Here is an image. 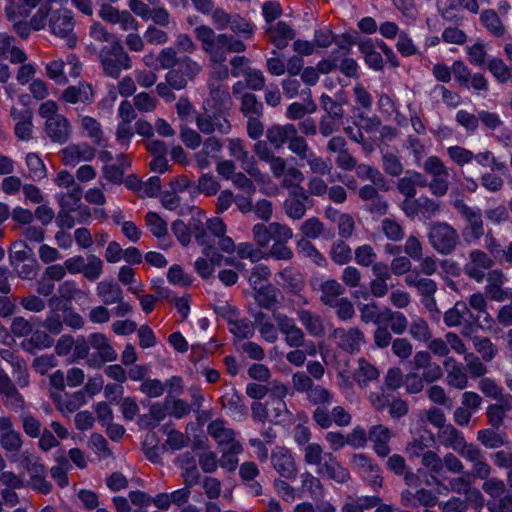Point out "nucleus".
<instances>
[{
	"label": "nucleus",
	"mask_w": 512,
	"mask_h": 512,
	"mask_svg": "<svg viewBox=\"0 0 512 512\" xmlns=\"http://www.w3.org/2000/svg\"><path fill=\"white\" fill-rule=\"evenodd\" d=\"M223 97V79L211 78L210 98L205 102L204 113L197 118V126L202 133L212 134L221 130L224 112Z\"/></svg>",
	"instance_id": "1"
},
{
	"label": "nucleus",
	"mask_w": 512,
	"mask_h": 512,
	"mask_svg": "<svg viewBox=\"0 0 512 512\" xmlns=\"http://www.w3.org/2000/svg\"><path fill=\"white\" fill-rule=\"evenodd\" d=\"M208 229L212 233L210 239L212 248L208 256L203 253L204 257L197 259L195 262V268L203 278H208L213 274L215 266L221 262V251L224 249L223 221L218 217L212 218L208 222Z\"/></svg>",
	"instance_id": "2"
},
{
	"label": "nucleus",
	"mask_w": 512,
	"mask_h": 512,
	"mask_svg": "<svg viewBox=\"0 0 512 512\" xmlns=\"http://www.w3.org/2000/svg\"><path fill=\"white\" fill-rule=\"evenodd\" d=\"M210 220L211 219L206 222V229L203 228L202 219L200 217H192L188 224L184 223L182 220H177L172 224V232L183 246L190 243L193 233L198 244L203 246V253L208 256L212 248L210 245L212 233L208 229V222Z\"/></svg>",
	"instance_id": "3"
},
{
	"label": "nucleus",
	"mask_w": 512,
	"mask_h": 512,
	"mask_svg": "<svg viewBox=\"0 0 512 512\" xmlns=\"http://www.w3.org/2000/svg\"><path fill=\"white\" fill-rule=\"evenodd\" d=\"M198 40L203 44V48L211 57L213 62V72L211 78L222 77V61L224 60V38L223 35H215L214 31L208 26H199L195 29Z\"/></svg>",
	"instance_id": "4"
},
{
	"label": "nucleus",
	"mask_w": 512,
	"mask_h": 512,
	"mask_svg": "<svg viewBox=\"0 0 512 512\" xmlns=\"http://www.w3.org/2000/svg\"><path fill=\"white\" fill-rule=\"evenodd\" d=\"M431 246L441 255L452 254L460 244V237L455 228L446 222L434 223L428 233Z\"/></svg>",
	"instance_id": "5"
},
{
	"label": "nucleus",
	"mask_w": 512,
	"mask_h": 512,
	"mask_svg": "<svg viewBox=\"0 0 512 512\" xmlns=\"http://www.w3.org/2000/svg\"><path fill=\"white\" fill-rule=\"evenodd\" d=\"M452 205L467 222V225L462 230L464 240L467 243L479 240L484 235L481 209L468 206L462 199L454 200Z\"/></svg>",
	"instance_id": "6"
},
{
	"label": "nucleus",
	"mask_w": 512,
	"mask_h": 512,
	"mask_svg": "<svg viewBox=\"0 0 512 512\" xmlns=\"http://www.w3.org/2000/svg\"><path fill=\"white\" fill-rule=\"evenodd\" d=\"M105 73L117 78L122 70L131 68V59L120 42H113L101 49L99 54Z\"/></svg>",
	"instance_id": "7"
},
{
	"label": "nucleus",
	"mask_w": 512,
	"mask_h": 512,
	"mask_svg": "<svg viewBox=\"0 0 512 512\" xmlns=\"http://www.w3.org/2000/svg\"><path fill=\"white\" fill-rule=\"evenodd\" d=\"M47 25L50 32L60 38L67 39V43L70 47H74L76 44V38L74 37V18L71 10L58 9L47 17Z\"/></svg>",
	"instance_id": "8"
},
{
	"label": "nucleus",
	"mask_w": 512,
	"mask_h": 512,
	"mask_svg": "<svg viewBox=\"0 0 512 512\" xmlns=\"http://www.w3.org/2000/svg\"><path fill=\"white\" fill-rule=\"evenodd\" d=\"M50 14V8L46 5H42L38 8L36 13L29 17H17L15 20H9L16 32L23 38L29 35L30 29L39 31L47 26V17Z\"/></svg>",
	"instance_id": "9"
},
{
	"label": "nucleus",
	"mask_w": 512,
	"mask_h": 512,
	"mask_svg": "<svg viewBox=\"0 0 512 512\" xmlns=\"http://www.w3.org/2000/svg\"><path fill=\"white\" fill-rule=\"evenodd\" d=\"M90 346L98 351L100 360L94 357L88 359L87 364L90 367H100L104 362H113L117 359V352L110 345L107 337L102 333H93L89 336Z\"/></svg>",
	"instance_id": "10"
},
{
	"label": "nucleus",
	"mask_w": 512,
	"mask_h": 512,
	"mask_svg": "<svg viewBox=\"0 0 512 512\" xmlns=\"http://www.w3.org/2000/svg\"><path fill=\"white\" fill-rule=\"evenodd\" d=\"M197 162L202 168L215 164L218 173L222 174L224 163L221 143L214 137L209 138L205 142L202 152L197 155Z\"/></svg>",
	"instance_id": "11"
},
{
	"label": "nucleus",
	"mask_w": 512,
	"mask_h": 512,
	"mask_svg": "<svg viewBox=\"0 0 512 512\" xmlns=\"http://www.w3.org/2000/svg\"><path fill=\"white\" fill-rule=\"evenodd\" d=\"M62 161L66 166H76L95 158L96 150L87 143L70 144L61 150Z\"/></svg>",
	"instance_id": "12"
},
{
	"label": "nucleus",
	"mask_w": 512,
	"mask_h": 512,
	"mask_svg": "<svg viewBox=\"0 0 512 512\" xmlns=\"http://www.w3.org/2000/svg\"><path fill=\"white\" fill-rule=\"evenodd\" d=\"M273 468L281 477L294 479L297 476L295 461L288 449L277 447L271 454Z\"/></svg>",
	"instance_id": "13"
},
{
	"label": "nucleus",
	"mask_w": 512,
	"mask_h": 512,
	"mask_svg": "<svg viewBox=\"0 0 512 512\" xmlns=\"http://www.w3.org/2000/svg\"><path fill=\"white\" fill-rule=\"evenodd\" d=\"M238 314V309L226 304V319L229 325V331L238 338H251L254 335V324L247 318L234 319Z\"/></svg>",
	"instance_id": "14"
},
{
	"label": "nucleus",
	"mask_w": 512,
	"mask_h": 512,
	"mask_svg": "<svg viewBox=\"0 0 512 512\" xmlns=\"http://www.w3.org/2000/svg\"><path fill=\"white\" fill-rule=\"evenodd\" d=\"M52 397L57 403L58 410L64 416L72 414L87 403V397L84 395V391H77L72 394L64 395L60 392H55L52 393Z\"/></svg>",
	"instance_id": "15"
},
{
	"label": "nucleus",
	"mask_w": 512,
	"mask_h": 512,
	"mask_svg": "<svg viewBox=\"0 0 512 512\" xmlns=\"http://www.w3.org/2000/svg\"><path fill=\"white\" fill-rule=\"evenodd\" d=\"M335 338H338V346L348 352L356 353L360 350V342L364 341V334L358 328H351L348 331L338 328L333 332Z\"/></svg>",
	"instance_id": "16"
},
{
	"label": "nucleus",
	"mask_w": 512,
	"mask_h": 512,
	"mask_svg": "<svg viewBox=\"0 0 512 512\" xmlns=\"http://www.w3.org/2000/svg\"><path fill=\"white\" fill-rule=\"evenodd\" d=\"M297 134V128L294 124L285 125L274 124L267 128L266 138L275 149H280L289 141L291 136Z\"/></svg>",
	"instance_id": "17"
},
{
	"label": "nucleus",
	"mask_w": 512,
	"mask_h": 512,
	"mask_svg": "<svg viewBox=\"0 0 512 512\" xmlns=\"http://www.w3.org/2000/svg\"><path fill=\"white\" fill-rule=\"evenodd\" d=\"M45 131L52 141L59 144L65 143L71 134L69 122L62 115L53 117L48 123H45Z\"/></svg>",
	"instance_id": "18"
},
{
	"label": "nucleus",
	"mask_w": 512,
	"mask_h": 512,
	"mask_svg": "<svg viewBox=\"0 0 512 512\" xmlns=\"http://www.w3.org/2000/svg\"><path fill=\"white\" fill-rule=\"evenodd\" d=\"M43 0H8L4 12L8 20L17 17H30Z\"/></svg>",
	"instance_id": "19"
},
{
	"label": "nucleus",
	"mask_w": 512,
	"mask_h": 512,
	"mask_svg": "<svg viewBox=\"0 0 512 512\" xmlns=\"http://www.w3.org/2000/svg\"><path fill=\"white\" fill-rule=\"evenodd\" d=\"M14 42V37L0 33V57L9 59L14 64L24 63L27 60V55Z\"/></svg>",
	"instance_id": "20"
},
{
	"label": "nucleus",
	"mask_w": 512,
	"mask_h": 512,
	"mask_svg": "<svg viewBox=\"0 0 512 512\" xmlns=\"http://www.w3.org/2000/svg\"><path fill=\"white\" fill-rule=\"evenodd\" d=\"M253 290L255 291L254 299L258 305L264 309L275 312L279 304V289L268 283Z\"/></svg>",
	"instance_id": "21"
},
{
	"label": "nucleus",
	"mask_w": 512,
	"mask_h": 512,
	"mask_svg": "<svg viewBox=\"0 0 512 512\" xmlns=\"http://www.w3.org/2000/svg\"><path fill=\"white\" fill-rule=\"evenodd\" d=\"M318 289L321 291V302L329 307H334L338 297L343 295L345 287L342 286L337 280L329 279L319 283Z\"/></svg>",
	"instance_id": "22"
},
{
	"label": "nucleus",
	"mask_w": 512,
	"mask_h": 512,
	"mask_svg": "<svg viewBox=\"0 0 512 512\" xmlns=\"http://www.w3.org/2000/svg\"><path fill=\"white\" fill-rule=\"evenodd\" d=\"M116 160V164L104 165L102 172L109 182L118 184L123 181L124 173L130 167V162L123 154L118 155Z\"/></svg>",
	"instance_id": "23"
},
{
	"label": "nucleus",
	"mask_w": 512,
	"mask_h": 512,
	"mask_svg": "<svg viewBox=\"0 0 512 512\" xmlns=\"http://www.w3.org/2000/svg\"><path fill=\"white\" fill-rule=\"evenodd\" d=\"M1 443L4 449L16 451L21 446V439L18 433L12 429L11 421L6 418H0Z\"/></svg>",
	"instance_id": "24"
},
{
	"label": "nucleus",
	"mask_w": 512,
	"mask_h": 512,
	"mask_svg": "<svg viewBox=\"0 0 512 512\" xmlns=\"http://www.w3.org/2000/svg\"><path fill=\"white\" fill-rule=\"evenodd\" d=\"M438 437L443 446L458 451L463 447L465 438L459 430L449 424L439 430Z\"/></svg>",
	"instance_id": "25"
},
{
	"label": "nucleus",
	"mask_w": 512,
	"mask_h": 512,
	"mask_svg": "<svg viewBox=\"0 0 512 512\" xmlns=\"http://www.w3.org/2000/svg\"><path fill=\"white\" fill-rule=\"evenodd\" d=\"M226 27L241 38L250 39L254 34L253 25L238 14H226Z\"/></svg>",
	"instance_id": "26"
},
{
	"label": "nucleus",
	"mask_w": 512,
	"mask_h": 512,
	"mask_svg": "<svg viewBox=\"0 0 512 512\" xmlns=\"http://www.w3.org/2000/svg\"><path fill=\"white\" fill-rule=\"evenodd\" d=\"M92 97V88L87 83H80L77 86L68 87L63 93L64 100L71 104L89 103Z\"/></svg>",
	"instance_id": "27"
},
{
	"label": "nucleus",
	"mask_w": 512,
	"mask_h": 512,
	"mask_svg": "<svg viewBox=\"0 0 512 512\" xmlns=\"http://www.w3.org/2000/svg\"><path fill=\"white\" fill-rule=\"evenodd\" d=\"M96 292L100 300L106 305L115 304L122 299L120 287L111 281L104 280L99 282L96 287Z\"/></svg>",
	"instance_id": "28"
},
{
	"label": "nucleus",
	"mask_w": 512,
	"mask_h": 512,
	"mask_svg": "<svg viewBox=\"0 0 512 512\" xmlns=\"http://www.w3.org/2000/svg\"><path fill=\"white\" fill-rule=\"evenodd\" d=\"M279 277L282 280V287L292 294L298 295L305 286L302 274L293 272L291 269H284L279 273Z\"/></svg>",
	"instance_id": "29"
},
{
	"label": "nucleus",
	"mask_w": 512,
	"mask_h": 512,
	"mask_svg": "<svg viewBox=\"0 0 512 512\" xmlns=\"http://www.w3.org/2000/svg\"><path fill=\"white\" fill-rule=\"evenodd\" d=\"M80 125L87 137H89L96 145H103V131L100 123L93 117L81 116L79 118Z\"/></svg>",
	"instance_id": "30"
},
{
	"label": "nucleus",
	"mask_w": 512,
	"mask_h": 512,
	"mask_svg": "<svg viewBox=\"0 0 512 512\" xmlns=\"http://www.w3.org/2000/svg\"><path fill=\"white\" fill-rule=\"evenodd\" d=\"M356 173L359 178L370 180L375 186H378L382 191H388L390 189V187L386 184V180L382 173L372 166L360 164L356 168Z\"/></svg>",
	"instance_id": "31"
},
{
	"label": "nucleus",
	"mask_w": 512,
	"mask_h": 512,
	"mask_svg": "<svg viewBox=\"0 0 512 512\" xmlns=\"http://www.w3.org/2000/svg\"><path fill=\"white\" fill-rule=\"evenodd\" d=\"M318 474L326 473L329 479H333L338 483H345L350 479L349 471L341 466V464L337 462L330 463L329 461H325L318 469Z\"/></svg>",
	"instance_id": "32"
},
{
	"label": "nucleus",
	"mask_w": 512,
	"mask_h": 512,
	"mask_svg": "<svg viewBox=\"0 0 512 512\" xmlns=\"http://www.w3.org/2000/svg\"><path fill=\"white\" fill-rule=\"evenodd\" d=\"M240 110L247 118L260 117L263 114V104L258 101L255 94L246 92L241 96Z\"/></svg>",
	"instance_id": "33"
},
{
	"label": "nucleus",
	"mask_w": 512,
	"mask_h": 512,
	"mask_svg": "<svg viewBox=\"0 0 512 512\" xmlns=\"http://www.w3.org/2000/svg\"><path fill=\"white\" fill-rule=\"evenodd\" d=\"M25 162L31 179L39 181L47 176V168L38 154L28 153L25 157Z\"/></svg>",
	"instance_id": "34"
},
{
	"label": "nucleus",
	"mask_w": 512,
	"mask_h": 512,
	"mask_svg": "<svg viewBox=\"0 0 512 512\" xmlns=\"http://www.w3.org/2000/svg\"><path fill=\"white\" fill-rule=\"evenodd\" d=\"M298 318L311 335L321 336L324 333L320 317L312 314L309 310H299Z\"/></svg>",
	"instance_id": "35"
},
{
	"label": "nucleus",
	"mask_w": 512,
	"mask_h": 512,
	"mask_svg": "<svg viewBox=\"0 0 512 512\" xmlns=\"http://www.w3.org/2000/svg\"><path fill=\"white\" fill-rule=\"evenodd\" d=\"M58 292L63 299L68 301L75 300L79 304L87 298L86 292L81 290L73 280H68L60 284Z\"/></svg>",
	"instance_id": "36"
},
{
	"label": "nucleus",
	"mask_w": 512,
	"mask_h": 512,
	"mask_svg": "<svg viewBox=\"0 0 512 512\" xmlns=\"http://www.w3.org/2000/svg\"><path fill=\"white\" fill-rule=\"evenodd\" d=\"M480 20L483 25L491 32L494 36H502L505 32L504 26L498 16V14L492 10H484L480 16Z\"/></svg>",
	"instance_id": "37"
},
{
	"label": "nucleus",
	"mask_w": 512,
	"mask_h": 512,
	"mask_svg": "<svg viewBox=\"0 0 512 512\" xmlns=\"http://www.w3.org/2000/svg\"><path fill=\"white\" fill-rule=\"evenodd\" d=\"M272 405L269 421L275 425H280L289 422L292 418V413L288 410L284 400L276 399L270 401Z\"/></svg>",
	"instance_id": "38"
},
{
	"label": "nucleus",
	"mask_w": 512,
	"mask_h": 512,
	"mask_svg": "<svg viewBox=\"0 0 512 512\" xmlns=\"http://www.w3.org/2000/svg\"><path fill=\"white\" fill-rule=\"evenodd\" d=\"M306 395L307 400L317 407L330 406L333 402L332 393L320 385H313Z\"/></svg>",
	"instance_id": "39"
},
{
	"label": "nucleus",
	"mask_w": 512,
	"mask_h": 512,
	"mask_svg": "<svg viewBox=\"0 0 512 512\" xmlns=\"http://www.w3.org/2000/svg\"><path fill=\"white\" fill-rule=\"evenodd\" d=\"M330 257L337 265H345L352 259V250L343 240H338L330 249Z\"/></svg>",
	"instance_id": "40"
},
{
	"label": "nucleus",
	"mask_w": 512,
	"mask_h": 512,
	"mask_svg": "<svg viewBox=\"0 0 512 512\" xmlns=\"http://www.w3.org/2000/svg\"><path fill=\"white\" fill-rule=\"evenodd\" d=\"M297 246L300 252L305 257L312 259L316 265L320 267L327 266V260L324 255L309 240L302 238L298 241Z\"/></svg>",
	"instance_id": "41"
},
{
	"label": "nucleus",
	"mask_w": 512,
	"mask_h": 512,
	"mask_svg": "<svg viewBox=\"0 0 512 512\" xmlns=\"http://www.w3.org/2000/svg\"><path fill=\"white\" fill-rule=\"evenodd\" d=\"M360 33L357 30L335 34L333 43L337 45L338 50L342 51L344 55H349L352 51V46L358 43Z\"/></svg>",
	"instance_id": "42"
},
{
	"label": "nucleus",
	"mask_w": 512,
	"mask_h": 512,
	"mask_svg": "<svg viewBox=\"0 0 512 512\" xmlns=\"http://www.w3.org/2000/svg\"><path fill=\"white\" fill-rule=\"evenodd\" d=\"M53 345V339L43 331H35L29 340L23 341L22 346L26 351L32 349H46Z\"/></svg>",
	"instance_id": "43"
},
{
	"label": "nucleus",
	"mask_w": 512,
	"mask_h": 512,
	"mask_svg": "<svg viewBox=\"0 0 512 512\" xmlns=\"http://www.w3.org/2000/svg\"><path fill=\"white\" fill-rule=\"evenodd\" d=\"M472 340L475 350L482 356L483 360L489 362L495 357L497 349L489 338L474 336Z\"/></svg>",
	"instance_id": "44"
},
{
	"label": "nucleus",
	"mask_w": 512,
	"mask_h": 512,
	"mask_svg": "<svg viewBox=\"0 0 512 512\" xmlns=\"http://www.w3.org/2000/svg\"><path fill=\"white\" fill-rule=\"evenodd\" d=\"M477 440L489 449H496L505 444L504 437L492 429L479 430L477 433Z\"/></svg>",
	"instance_id": "45"
},
{
	"label": "nucleus",
	"mask_w": 512,
	"mask_h": 512,
	"mask_svg": "<svg viewBox=\"0 0 512 512\" xmlns=\"http://www.w3.org/2000/svg\"><path fill=\"white\" fill-rule=\"evenodd\" d=\"M302 486L306 488L312 499L320 500L324 497V489L320 480L309 472L301 474Z\"/></svg>",
	"instance_id": "46"
},
{
	"label": "nucleus",
	"mask_w": 512,
	"mask_h": 512,
	"mask_svg": "<svg viewBox=\"0 0 512 512\" xmlns=\"http://www.w3.org/2000/svg\"><path fill=\"white\" fill-rule=\"evenodd\" d=\"M31 253V249L27 246V244L23 241H16L10 247V264L13 268L19 266L22 262H24L29 254Z\"/></svg>",
	"instance_id": "47"
},
{
	"label": "nucleus",
	"mask_w": 512,
	"mask_h": 512,
	"mask_svg": "<svg viewBox=\"0 0 512 512\" xmlns=\"http://www.w3.org/2000/svg\"><path fill=\"white\" fill-rule=\"evenodd\" d=\"M226 408H228L229 414L236 421H243L247 417L248 408L243 403L242 397L237 393H234L229 399Z\"/></svg>",
	"instance_id": "48"
},
{
	"label": "nucleus",
	"mask_w": 512,
	"mask_h": 512,
	"mask_svg": "<svg viewBox=\"0 0 512 512\" xmlns=\"http://www.w3.org/2000/svg\"><path fill=\"white\" fill-rule=\"evenodd\" d=\"M266 33L270 34L269 39H294L296 37V31L284 21H278L275 26H268Z\"/></svg>",
	"instance_id": "49"
},
{
	"label": "nucleus",
	"mask_w": 512,
	"mask_h": 512,
	"mask_svg": "<svg viewBox=\"0 0 512 512\" xmlns=\"http://www.w3.org/2000/svg\"><path fill=\"white\" fill-rule=\"evenodd\" d=\"M65 62L61 59H54L45 65L46 75L58 84H63L67 81L64 74Z\"/></svg>",
	"instance_id": "50"
},
{
	"label": "nucleus",
	"mask_w": 512,
	"mask_h": 512,
	"mask_svg": "<svg viewBox=\"0 0 512 512\" xmlns=\"http://www.w3.org/2000/svg\"><path fill=\"white\" fill-rule=\"evenodd\" d=\"M466 311V303L457 301L454 306L444 314V323L448 327H455L461 324L463 313Z\"/></svg>",
	"instance_id": "51"
},
{
	"label": "nucleus",
	"mask_w": 512,
	"mask_h": 512,
	"mask_svg": "<svg viewBox=\"0 0 512 512\" xmlns=\"http://www.w3.org/2000/svg\"><path fill=\"white\" fill-rule=\"evenodd\" d=\"M146 223L155 237L162 238L167 235V223L158 214L154 212L147 213Z\"/></svg>",
	"instance_id": "52"
},
{
	"label": "nucleus",
	"mask_w": 512,
	"mask_h": 512,
	"mask_svg": "<svg viewBox=\"0 0 512 512\" xmlns=\"http://www.w3.org/2000/svg\"><path fill=\"white\" fill-rule=\"evenodd\" d=\"M252 234L255 242L261 248H265L273 240L272 230H270V223H257L252 228Z\"/></svg>",
	"instance_id": "53"
},
{
	"label": "nucleus",
	"mask_w": 512,
	"mask_h": 512,
	"mask_svg": "<svg viewBox=\"0 0 512 512\" xmlns=\"http://www.w3.org/2000/svg\"><path fill=\"white\" fill-rule=\"evenodd\" d=\"M30 485L33 489L40 493L47 494L51 490V485L44 478V470L42 466H35L31 470Z\"/></svg>",
	"instance_id": "54"
},
{
	"label": "nucleus",
	"mask_w": 512,
	"mask_h": 512,
	"mask_svg": "<svg viewBox=\"0 0 512 512\" xmlns=\"http://www.w3.org/2000/svg\"><path fill=\"white\" fill-rule=\"evenodd\" d=\"M103 271V261L95 256L89 255L87 262H85L83 274L88 280H96L99 278Z\"/></svg>",
	"instance_id": "55"
},
{
	"label": "nucleus",
	"mask_w": 512,
	"mask_h": 512,
	"mask_svg": "<svg viewBox=\"0 0 512 512\" xmlns=\"http://www.w3.org/2000/svg\"><path fill=\"white\" fill-rule=\"evenodd\" d=\"M231 203H235L238 210L244 214L251 212L253 209L251 197H245L240 194L234 195L231 191L226 189V210Z\"/></svg>",
	"instance_id": "56"
},
{
	"label": "nucleus",
	"mask_w": 512,
	"mask_h": 512,
	"mask_svg": "<svg viewBox=\"0 0 512 512\" xmlns=\"http://www.w3.org/2000/svg\"><path fill=\"white\" fill-rule=\"evenodd\" d=\"M488 70L501 83H505L510 78V69L500 58H493L487 65Z\"/></svg>",
	"instance_id": "57"
},
{
	"label": "nucleus",
	"mask_w": 512,
	"mask_h": 512,
	"mask_svg": "<svg viewBox=\"0 0 512 512\" xmlns=\"http://www.w3.org/2000/svg\"><path fill=\"white\" fill-rule=\"evenodd\" d=\"M409 333L415 340L418 341L426 342L431 338L428 323L422 318H417L412 321Z\"/></svg>",
	"instance_id": "58"
},
{
	"label": "nucleus",
	"mask_w": 512,
	"mask_h": 512,
	"mask_svg": "<svg viewBox=\"0 0 512 512\" xmlns=\"http://www.w3.org/2000/svg\"><path fill=\"white\" fill-rule=\"evenodd\" d=\"M133 105L139 112L148 113L155 110L157 100L148 93L141 92L134 96Z\"/></svg>",
	"instance_id": "59"
},
{
	"label": "nucleus",
	"mask_w": 512,
	"mask_h": 512,
	"mask_svg": "<svg viewBox=\"0 0 512 512\" xmlns=\"http://www.w3.org/2000/svg\"><path fill=\"white\" fill-rule=\"evenodd\" d=\"M283 206L287 216L294 220L301 219L306 213L305 203L300 199H286Z\"/></svg>",
	"instance_id": "60"
},
{
	"label": "nucleus",
	"mask_w": 512,
	"mask_h": 512,
	"mask_svg": "<svg viewBox=\"0 0 512 512\" xmlns=\"http://www.w3.org/2000/svg\"><path fill=\"white\" fill-rule=\"evenodd\" d=\"M482 490L492 498L500 499V497L506 492V485L504 481L499 478H488L482 484Z\"/></svg>",
	"instance_id": "61"
},
{
	"label": "nucleus",
	"mask_w": 512,
	"mask_h": 512,
	"mask_svg": "<svg viewBox=\"0 0 512 512\" xmlns=\"http://www.w3.org/2000/svg\"><path fill=\"white\" fill-rule=\"evenodd\" d=\"M382 162L384 171L391 176L396 177L403 172V165L400 159L393 153L383 154Z\"/></svg>",
	"instance_id": "62"
},
{
	"label": "nucleus",
	"mask_w": 512,
	"mask_h": 512,
	"mask_svg": "<svg viewBox=\"0 0 512 512\" xmlns=\"http://www.w3.org/2000/svg\"><path fill=\"white\" fill-rule=\"evenodd\" d=\"M140 391L151 398L160 397L165 391V384L158 379L143 380Z\"/></svg>",
	"instance_id": "63"
},
{
	"label": "nucleus",
	"mask_w": 512,
	"mask_h": 512,
	"mask_svg": "<svg viewBox=\"0 0 512 512\" xmlns=\"http://www.w3.org/2000/svg\"><path fill=\"white\" fill-rule=\"evenodd\" d=\"M241 162L242 168L256 181L262 180V173L255 166V159L252 155L249 154L247 150H245L241 156L237 158Z\"/></svg>",
	"instance_id": "64"
}]
</instances>
